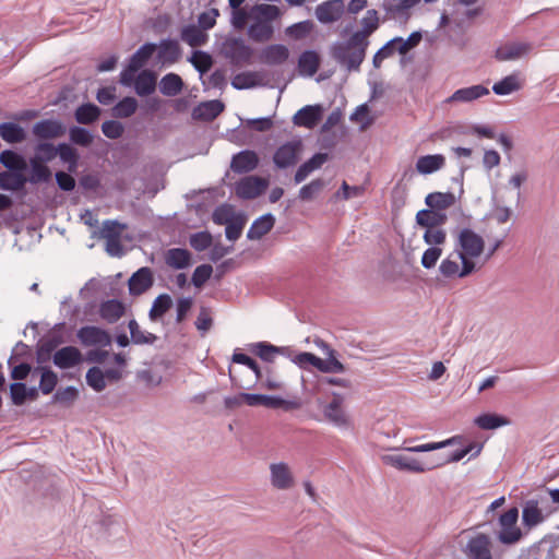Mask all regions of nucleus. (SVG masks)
Instances as JSON below:
<instances>
[{
    "label": "nucleus",
    "mask_w": 559,
    "mask_h": 559,
    "mask_svg": "<svg viewBox=\"0 0 559 559\" xmlns=\"http://www.w3.org/2000/svg\"><path fill=\"white\" fill-rule=\"evenodd\" d=\"M318 370L323 373H341L345 371V366L335 357V354H332L325 359H320Z\"/></svg>",
    "instance_id": "obj_58"
},
{
    "label": "nucleus",
    "mask_w": 559,
    "mask_h": 559,
    "mask_svg": "<svg viewBox=\"0 0 559 559\" xmlns=\"http://www.w3.org/2000/svg\"><path fill=\"white\" fill-rule=\"evenodd\" d=\"M87 384L96 392H102L106 388L105 374L98 367H92L86 372Z\"/></svg>",
    "instance_id": "obj_55"
},
{
    "label": "nucleus",
    "mask_w": 559,
    "mask_h": 559,
    "mask_svg": "<svg viewBox=\"0 0 559 559\" xmlns=\"http://www.w3.org/2000/svg\"><path fill=\"white\" fill-rule=\"evenodd\" d=\"M533 44L527 41H508L496 49L495 57L499 61H514L528 56Z\"/></svg>",
    "instance_id": "obj_8"
},
{
    "label": "nucleus",
    "mask_w": 559,
    "mask_h": 559,
    "mask_svg": "<svg viewBox=\"0 0 559 559\" xmlns=\"http://www.w3.org/2000/svg\"><path fill=\"white\" fill-rule=\"evenodd\" d=\"M181 39L191 47L203 46L207 41V35L197 25L190 24L181 29Z\"/></svg>",
    "instance_id": "obj_39"
},
{
    "label": "nucleus",
    "mask_w": 559,
    "mask_h": 559,
    "mask_svg": "<svg viewBox=\"0 0 559 559\" xmlns=\"http://www.w3.org/2000/svg\"><path fill=\"white\" fill-rule=\"evenodd\" d=\"M469 559H491V539L488 535L478 533L471 537L465 546Z\"/></svg>",
    "instance_id": "obj_11"
},
{
    "label": "nucleus",
    "mask_w": 559,
    "mask_h": 559,
    "mask_svg": "<svg viewBox=\"0 0 559 559\" xmlns=\"http://www.w3.org/2000/svg\"><path fill=\"white\" fill-rule=\"evenodd\" d=\"M368 46L349 36L347 40L336 41L331 47L332 58L346 71H359L366 58Z\"/></svg>",
    "instance_id": "obj_1"
},
{
    "label": "nucleus",
    "mask_w": 559,
    "mask_h": 559,
    "mask_svg": "<svg viewBox=\"0 0 559 559\" xmlns=\"http://www.w3.org/2000/svg\"><path fill=\"white\" fill-rule=\"evenodd\" d=\"M181 50L177 40L164 39L158 45L157 58L163 64H173L180 58Z\"/></svg>",
    "instance_id": "obj_29"
},
{
    "label": "nucleus",
    "mask_w": 559,
    "mask_h": 559,
    "mask_svg": "<svg viewBox=\"0 0 559 559\" xmlns=\"http://www.w3.org/2000/svg\"><path fill=\"white\" fill-rule=\"evenodd\" d=\"M448 216L444 212L424 209L417 212L416 223L425 229L443 227L447 223Z\"/></svg>",
    "instance_id": "obj_23"
},
{
    "label": "nucleus",
    "mask_w": 559,
    "mask_h": 559,
    "mask_svg": "<svg viewBox=\"0 0 559 559\" xmlns=\"http://www.w3.org/2000/svg\"><path fill=\"white\" fill-rule=\"evenodd\" d=\"M477 427L484 430H493L510 425V420L501 415L485 413L474 419Z\"/></svg>",
    "instance_id": "obj_40"
},
{
    "label": "nucleus",
    "mask_w": 559,
    "mask_h": 559,
    "mask_svg": "<svg viewBox=\"0 0 559 559\" xmlns=\"http://www.w3.org/2000/svg\"><path fill=\"white\" fill-rule=\"evenodd\" d=\"M236 218L237 216L235 215L233 207L229 205H221L213 212V222L217 225H227Z\"/></svg>",
    "instance_id": "obj_63"
},
{
    "label": "nucleus",
    "mask_w": 559,
    "mask_h": 559,
    "mask_svg": "<svg viewBox=\"0 0 559 559\" xmlns=\"http://www.w3.org/2000/svg\"><path fill=\"white\" fill-rule=\"evenodd\" d=\"M27 182V178L22 171H2L0 173V187L4 190L20 191Z\"/></svg>",
    "instance_id": "obj_38"
},
{
    "label": "nucleus",
    "mask_w": 559,
    "mask_h": 559,
    "mask_svg": "<svg viewBox=\"0 0 559 559\" xmlns=\"http://www.w3.org/2000/svg\"><path fill=\"white\" fill-rule=\"evenodd\" d=\"M223 52L235 64L250 61L253 50L242 38H228L223 43Z\"/></svg>",
    "instance_id": "obj_7"
},
{
    "label": "nucleus",
    "mask_w": 559,
    "mask_h": 559,
    "mask_svg": "<svg viewBox=\"0 0 559 559\" xmlns=\"http://www.w3.org/2000/svg\"><path fill=\"white\" fill-rule=\"evenodd\" d=\"M35 155L32 157L43 163H48L57 156V146L48 142H40L35 146Z\"/></svg>",
    "instance_id": "obj_57"
},
{
    "label": "nucleus",
    "mask_w": 559,
    "mask_h": 559,
    "mask_svg": "<svg viewBox=\"0 0 559 559\" xmlns=\"http://www.w3.org/2000/svg\"><path fill=\"white\" fill-rule=\"evenodd\" d=\"M267 180L257 177L247 176L235 185V193L243 200H251L259 197L267 187Z\"/></svg>",
    "instance_id": "obj_9"
},
{
    "label": "nucleus",
    "mask_w": 559,
    "mask_h": 559,
    "mask_svg": "<svg viewBox=\"0 0 559 559\" xmlns=\"http://www.w3.org/2000/svg\"><path fill=\"white\" fill-rule=\"evenodd\" d=\"M419 2L420 0H383L382 9L388 20L405 24L411 17V10Z\"/></svg>",
    "instance_id": "obj_6"
},
{
    "label": "nucleus",
    "mask_w": 559,
    "mask_h": 559,
    "mask_svg": "<svg viewBox=\"0 0 559 559\" xmlns=\"http://www.w3.org/2000/svg\"><path fill=\"white\" fill-rule=\"evenodd\" d=\"M261 81L259 72L247 71L236 74L231 80V86L236 90H248L260 85Z\"/></svg>",
    "instance_id": "obj_42"
},
{
    "label": "nucleus",
    "mask_w": 559,
    "mask_h": 559,
    "mask_svg": "<svg viewBox=\"0 0 559 559\" xmlns=\"http://www.w3.org/2000/svg\"><path fill=\"white\" fill-rule=\"evenodd\" d=\"M183 87L182 79L176 73L164 75L159 82V91L165 96H176Z\"/></svg>",
    "instance_id": "obj_43"
},
{
    "label": "nucleus",
    "mask_w": 559,
    "mask_h": 559,
    "mask_svg": "<svg viewBox=\"0 0 559 559\" xmlns=\"http://www.w3.org/2000/svg\"><path fill=\"white\" fill-rule=\"evenodd\" d=\"M31 175L27 178V181L31 183H40L47 182L51 178L50 169L45 165V163L39 162L37 159L31 158Z\"/></svg>",
    "instance_id": "obj_47"
},
{
    "label": "nucleus",
    "mask_w": 559,
    "mask_h": 559,
    "mask_svg": "<svg viewBox=\"0 0 559 559\" xmlns=\"http://www.w3.org/2000/svg\"><path fill=\"white\" fill-rule=\"evenodd\" d=\"M281 350L282 348L266 342H258L253 344L254 354L267 362L273 361L275 354L280 353Z\"/></svg>",
    "instance_id": "obj_60"
},
{
    "label": "nucleus",
    "mask_w": 559,
    "mask_h": 559,
    "mask_svg": "<svg viewBox=\"0 0 559 559\" xmlns=\"http://www.w3.org/2000/svg\"><path fill=\"white\" fill-rule=\"evenodd\" d=\"M124 305L117 299H109L100 304L99 316L108 323L117 322L124 314Z\"/></svg>",
    "instance_id": "obj_33"
},
{
    "label": "nucleus",
    "mask_w": 559,
    "mask_h": 559,
    "mask_svg": "<svg viewBox=\"0 0 559 559\" xmlns=\"http://www.w3.org/2000/svg\"><path fill=\"white\" fill-rule=\"evenodd\" d=\"M191 254L187 249L173 248L166 251L165 262L168 266L181 270L190 265Z\"/></svg>",
    "instance_id": "obj_34"
},
{
    "label": "nucleus",
    "mask_w": 559,
    "mask_h": 559,
    "mask_svg": "<svg viewBox=\"0 0 559 559\" xmlns=\"http://www.w3.org/2000/svg\"><path fill=\"white\" fill-rule=\"evenodd\" d=\"M425 203L432 210L444 212L455 204V195L452 192H432L426 197Z\"/></svg>",
    "instance_id": "obj_36"
},
{
    "label": "nucleus",
    "mask_w": 559,
    "mask_h": 559,
    "mask_svg": "<svg viewBox=\"0 0 559 559\" xmlns=\"http://www.w3.org/2000/svg\"><path fill=\"white\" fill-rule=\"evenodd\" d=\"M289 50L282 44H273L264 47L259 56L262 63L267 66H278L287 61Z\"/></svg>",
    "instance_id": "obj_22"
},
{
    "label": "nucleus",
    "mask_w": 559,
    "mask_h": 559,
    "mask_svg": "<svg viewBox=\"0 0 559 559\" xmlns=\"http://www.w3.org/2000/svg\"><path fill=\"white\" fill-rule=\"evenodd\" d=\"M485 249V240L473 229L462 228L456 236L454 250L459 254V259L474 261L478 259Z\"/></svg>",
    "instance_id": "obj_2"
},
{
    "label": "nucleus",
    "mask_w": 559,
    "mask_h": 559,
    "mask_svg": "<svg viewBox=\"0 0 559 559\" xmlns=\"http://www.w3.org/2000/svg\"><path fill=\"white\" fill-rule=\"evenodd\" d=\"M270 483L277 490H288L295 485L294 474L285 462L270 464Z\"/></svg>",
    "instance_id": "obj_10"
},
{
    "label": "nucleus",
    "mask_w": 559,
    "mask_h": 559,
    "mask_svg": "<svg viewBox=\"0 0 559 559\" xmlns=\"http://www.w3.org/2000/svg\"><path fill=\"white\" fill-rule=\"evenodd\" d=\"M252 13L258 17V20L262 17V21H267V23H271L281 16V11L276 5L265 3L255 4L252 8Z\"/></svg>",
    "instance_id": "obj_53"
},
{
    "label": "nucleus",
    "mask_w": 559,
    "mask_h": 559,
    "mask_svg": "<svg viewBox=\"0 0 559 559\" xmlns=\"http://www.w3.org/2000/svg\"><path fill=\"white\" fill-rule=\"evenodd\" d=\"M32 133L39 140H51L62 136L66 127L57 119H43L33 124Z\"/></svg>",
    "instance_id": "obj_14"
},
{
    "label": "nucleus",
    "mask_w": 559,
    "mask_h": 559,
    "mask_svg": "<svg viewBox=\"0 0 559 559\" xmlns=\"http://www.w3.org/2000/svg\"><path fill=\"white\" fill-rule=\"evenodd\" d=\"M153 273L150 267L143 266L129 278V292L132 296H140L153 285Z\"/></svg>",
    "instance_id": "obj_18"
},
{
    "label": "nucleus",
    "mask_w": 559,
    "mask_h": 559,
    "mask_svg": "<svg viewBox=\"0 0 559 559\" xmlns=\"http://www.w3.org/2000/svg\"><path fill=\"white\" fill-rule=\"evenodd\" d=\"M325 182L324 180L318 178L309 182L308 185H305L299 190V199L301 201H311L314 197H317L321 190L324 188Z\"/></svg>",
    "instance_id": "obj_56"
},
{
    "label": "nucleus",
    "mask_w": 559,
    "mask_h": 559,
    "mask_svg": "<svg viewBox=\"0 0 559 559\" xmlns=\"http://www.w3.org/2000/svg\"><path fill=\"white\" fill-rule=\"evenodd\" d=\"M424 241L430 247H439L447 240V233L443 227L425 229Z\"/></svg>",
    "instance_id": "obj_61"
},
{
    "label": "nucleus",
    "mask_w": 559,
    "mask_h": 559,
    "mask_svg": "<svg viewBox=\"0 0 559 559\" xmlns=\"http://www.w3.org/2000/svg\"><path fill=\"white\" fill-rule=\"evenodd\" d=\"M35 371H40L39 390L43 394H50L58 382L57 374L48 368H36Z\"/></svg>",
    "instance_id": "obj_52"
},
{
    "label": "nucleus",
    "mask_w": 559,
    "mask_h": 559,
    "mask_svg": "<svg viewBox=\"0 0 559 559\" xmlns=\"http://www.w3.org/2000/svg\"><path fill=\"white\" fill-rule=\"evenodd\" d=\"M128 328L130 330L131 341L134 344H153L157 340V336L155 334L142 331L134 319L129 321Z\"/></svg>",
    "instance_id": "obj_50"
},
{
    "label": "nucleus",
    "mask_w": 559,
    "mask_h": 559,
    "mask_svg": "<svg viewBox=\"0 0 559 559\" xmlns=\"http://www.w3.org/2000/svg\"><path fill=\"white\" fill-rule=\"evenodd\" d=\"M474 449H476L474 455H477L481 450V445L468 444L467 447L455 450L449 454H443L442 456L438 457V461L436 463L431 464V466H433V468H435V467L443 466L449 463L459 462V461L463 460Z\"/></svg>",
    "instance_id": "obj_45"
},
{
    "label": "nucleus",
    "mask_w": 559,
    "mask_h": 559,
    "mask_svg": "<svg viewBox=\"0 0 559 559\" xmlns=\"http://www.w3.org/2000/svg\"><path fill=\"white\" fill-rule=\"evenodd\" d=\"M383 464L392 466L399 471L412 473H424L433 468L431 464H425L415 457L405 454H383L381 455Z\"/></svg>",
    "instance_id": "obj_5"
},
{
    "label": "nucleus",
    "mask_w": 559,
    "mask_h": 559,
    "mask_svg": "<svg viewBox=\"0 0 559 559\" xmlns=\"http://www.w3.org/2000/svg\"><path fill=\"white\" fill-rule=\"evenodd\" d=\"M136 109L138 100L134 97L127 96L112 107L111 114L115 118H129L136 111Z\"/></svg>",
    "instance_id": "obj_48"
},
{
    "label": "nucleus",
    "mask_w": 559,
    "mask_h": 559,
    "mask_svg": "<svg viewBox=\"0 0 559 559\" xmlns=\"http://www.w3.org/2000/svg\"><path fill=\"white\" fill-rule=\"evenodd\" d=\"M321 118L322 107L320 105H307L295 114L293 121L296 126L312 129Z\"/></svg>",
    "instance_id": "obj_20"
},
{
    "label": "nucleus",
    "mask_w": 559,
    "mask_h": 559,
    "mask_svg": "<svg viewBox=\"0 0 559 559\" xmlns=\"http://www.w3.org/2000/svg\"><path fill=\"white\" fill-rule=\"evenodd\" d=\"M445 165V157L442 154L424 155L416 162V170L421 175H430Z\"/></svg>",
    "instance_id": "obj_30"
},
{
    "label": "nucleus",
    "mask_w": 559,
    "mask_h": 559,
    "mask_svg": "<svg viewBox=\"0 0 559 559\" xmlns=\"http://www.w3.org/2000/svg\"><path fill=\"white\" fill-rule=\"evenodd\" d=\"M157 46L153 43L142 45L129 59L131 70L141 69L153 56Z\"/></svg>",
    "instance_id": "obj_44"
},
{
    "label": "nucleus",
    "mask_w": 559,
    "mask_h": 559,
    "mask_svg": "<svg viewBox=\"0 0 559 559\" xmlns=\"http://www.w3.org/2000/svg\"><path fill=\"white\" fill-rule=\"evenodd\" d=\"M545 515L535 499L527 500L522 509V522L527 528H533L543 523Z\"/></svg>",
    "instance_id": "obj_25"
},
{
    "label": "nucleus",
    "mask_w": 559,
    "mask_h": 559,
    "mask_svg": "<svg viewBox=\"0 0 559 559\" xmlns=\"http://www.w3.org/2000/svg\"><path fill=\"white\" fill-rule=\"evenodd\" d=\"M490 91L488 87L476 84L468 87H463L456 90L451 96H449L444 103L445 104H454V103H472L476 99H479L484 96L489 95Z\"/></svg>",
    "instance_id": "obj_17"
},
{
    "label": "nucleus",
    "mask_w": 559,
    "mask_h": 559,
    "mask_svg": "<svg viewBox=\"0 0 559 559\" xmlns=\"http://www.w3.org/2000/svg\"><path fill=\"white\" fill-rule=\"evenodd\" d=\"M224 104L221 100H207L198 105L192 112L193 118L211 121L224 111Z\"/></svg>",
    "instance_id": "obj_26"
},
{
    "label": "nucleus",
    "mask_w": 559,
    "mask_h": 559,
    "mask_svg": "<svg viewBox=\"0 0 559 559\" xmlns=\"http://www.w3.org/2000/svg\"><path fill=\"white\" fill-rule=\"evenodd\" d=\"M525 79L521 72L514 71L492 85V92L499 96L510 95L523 88Z\"/></svg>",
    "instance_id": "obj_19"
},
{
    "label": "nucleus",
    "mask_w": 559,
    "mask_h": 559,
    "mask_svg": "<svg viewBox=\"0 0 559 559\" xmlns=\"http://www.w3.org/2000/svg\"><path fill=\"white\" fill-rule=\"evenodd\" d=\"M173 300L169 295L163 294L159 295L153 302V306L150 310V318L152 320H156L163 317L171 307Z\"/></svg>",
    "instance_id": "obj_54"
},
{
    "label": "nucleus",
    "mask_w": 559,
    "mask_h": 559,
    "mask_svg": "<svg viewBox=\"0 0 559 559\" xmlns=\"http://www.w3.org/2000/svg\"><path fill=\"white\" fill-rule=\"evenodd\" d=\"M519 509L516 507L510 508L504 513L500 514L498 519L499 531L497 532V539L506 546L518 544L522 539V531L518 526Z\"/></svg>",
    "instance_id": "obj_3"
},
{
    "label": "nucleus",
    "mask_w": 559,
    "mask_h": 559,
    "mask_svg": "<svg viewBox=\"0 0 559 559\" xmlns=\"http://www.w3.org/2000/svg\"><path fill=\"white\" fill-rule=\"evenodd\" d=\"M475 270V262L459 259V254L455 250L443 259L439 265V273L444 278H463L472 274Z\"/></svg>",
    "instance_id": "obj_4"
},
{
    "label": "nucleus",
    "mask_w": 559,
    "mask_h": 559,
    "mask_svg": "<svg viewBox=\"0 0 559 559\" xmlns=\"http://www.w3.org/2000/svg\"><path fill=\"white\" fill-rule=\"evenodd\" d=\"M275 224V217L271 213H266L257 219L253 221L251 224L248 233L247 238L250 240H259L264 235H266L274 226Z\"/></svg>",
    "instance_id": "obj_27"
},
{
    "label": "nucleus",
    "mask_w": 559,
    "mask_h": 559,
    "mask_svg": "<svg viewBox=\"0 0 559 559\" xmlns=\"http://www.w3.org/2000/svg\"><path fill=\"white\" fill-rule=\"evenodd\" d=\"M274 34V28L267 21L258 20L248 27V36L257 43L269 41Z\"/></svg>",
    "instance_id": "obj_35"
},
{
    "label": "nucleus",
    "mask_w": 559,
    "mask_h": 559,
    "mask_svg": "<svg viewBox=\"0 0 559 559\" xmlns=\"http://www.w3.org/2000/svg\"><path fill=\"white\" fill-rule=\"evenodd\" d=\"M100 116V109L92 103L79 106L74 112L75 120L81 124L95 122Z\"/></svg>",
    "instance_id": "obj_46"
},
{
    "label": "nucleus",
    "mask_w": 559,
    "mask_h": 559,
    "mask_svg": "<svg viewBox=\"0 0 559 559\" xmlns=\"http://www.w3.org/2000/svg\"><path fill=\"white\" fill-rule=\"evenodd\" d=\"M320 66V57L314 50L304 51L298 59V72L302 76H312Z\"/></svg>",
    "instance_id": "obj_32"
},
{
    "label": "nucleus",
    "mask_w": 559,
    "mask_h": 559,
    "mask_svg": "<svg viewBox=\"0 0 559 559\" xmlns=\"http://www.w3.org/2000/svg\"><path fill=\"white\" fill-rule=\"evenodd\" d=\"M344 9V0L324 1L316 8V16L321 23H333L342 17Z\"/></svg>",
    "instance_id": "obj_15"
},
{
    "label": "nucleus",
    "mask_w": 559,
    "mask_h": 559,
    "mask_svg": "<svg viewBox=\"0 0 559 559\" xmlns=\"http://www.w3.org/2000/svg\"><path fill=\"white\" fill-rule=\"evenodd\" d=\"M258 164V154L254 151L245 150L233 156L230 168L237 174H246L255 169Z\"/></svg>",
    "instance_id": "obj_21"
},
{
    "label": "nucleus",
    "mask_w": 559,
    "mask_h": 559,
    "mask_svg": "<svg viewBox=\"0 0 559 559\" xmlns=\"http://www.w3.org/2000/svg\"><path fill=\"white\" fill-rule=\"evenodd\" d=\"M52 360L58 368L68 369L81 362L82 354L74 346H66L55 353Z\"/></svg>",
    "instance_id": "obj_24"
},
{
    "label": "nucleus",
    "mask_w": 559,
    "mask_h": 559,
    "mask_svg": "<svg viewBox=\"0 0 559 559\" xmlns=\"http://www.w3.org/2000/svg\"><path fill=\"white\" fill-rule=\"evenodd\" d=\"M312 29L313 22L306 20L288 26L285 29V34L293 39L299 40L306 38L312 32Z\"/></svg>",
    "instance_id": "obj_51"
},
{
    "label": "nucleus",
    "mask_w": 559,
    "mask_h": 559,
    "mask_svg": "<svg viewBox=\"0 0 559 559\" xmlns=\"http://www.w3.org/2000/svg\"><path fill=\"white\" fill-rule=\"evenodd\" d=\"M361 28L354 32L350 36L354 39L369 46V37L379 28V15L374 9L367 10L365 16L360 20Z\"/></svg>",
    "instance_id": "obj_16"
},
{
    "label": "nucleus",
    "mask_w": 559,
    "mask_h": 559,
    "mask_svg": "<svg viewBox=\"0 0 559 559\" xmlns=\"http://www.w3.org/2000/svg\"><path fill=\"white\" fill-rule=\"evenodd\" d=\"M0 163L12 171H23L26 168L24 158L11 150H5L0 154Z\"/></svg>",
    "instance_id": "obj_49"
},
{
    "label": "nucleus",
    "mask_w": 559,
    "mask_h": 559,
    "mask_svg": "<svg viewBox=\"0 0 559 559\" xmlns=\"http://www.w3.org/2000/svg\"><path fill=\"white\" fill-rule=\"evenodd\" d=\"M70 141L76 145L88 146L93 142L92 133L82 127H72L69 130Z\"/></svg>",
    "instance_id": "obj_59"
},
{
    "label": "nucleus",
    "mask_w": 559,
    "mask_h": 559,
    "mask_svg": "<svg viewBox=\"0 0 559 559\" xmlns=\"http://www.w3.org/2000/svg\"><path fill=\"white\" fill-rule=\"evenodd\" d=\"M156 88V76L153 72L144 70L134 81V90L139 96L151 95Z\"/></svg>",
    "instance_id": "obj_37"
},
{
    "label": "nucleus",
    "mask_w": 559,
    "mask_h": 559,
    "mask_svg": "<svg viewBox=\"0 0 559 559\" xmlns=\"http://www.w3.org/2000/svg\"><path fill=\"white\" fill-rule=\"evenodd\" d=\"M300 147L301 143L299 141H292L282 144L273 155L275 166L280 169L294 166L297 163Z\"/></svg>",
    "instance_id": "obj_13"
},
{
    "label": "nucleus",
    "mask_w": 559,
    "mask_h": 559,
    "mask_svg": "<svg viewBox=\"0 0 559 559\" xmlns=\"http://www.w3.org/2000/svg\"><path fill=\"white\" fill-rule=\"evenodd\" d=\"M0 136L8 143H21L26 139L24 129L14 122L0 123Z\"/></svg>",
    "instance_id": "obj_41"
},
{
    "label": "nucleus",
    "mask_w": 559,
    "mask_h": 559,
    "mask_svg": "<svg viewBox=\"0 0 559 559\" xmlns=\"http://www.w3.org/2000/svg\"><path fill=\"white\" fill-rule=\"evenodd\" d=\"M342 402V396L333 393V400L323 409L324 416L336 426H344L347 423Z\"/></svg>",
    "instance_id": "obj_31"
},
{
    "label": "nucleus",
    "mask_w": 559,
    "mask_h": 559,
    "mask_svg": "<svg viewBox=\"0 0 559 559\" xmlns=\"http://www.w3.org/2000/svg\"><path fill=\"white\" fill-rule=\"evenodd\" d=\"M328 160L326 153H317L307 162L301 164L295 173L294 180L296 183H300L314 170L321 168V166Z\"/></svg>",
    "instance_id": "obj_28"
},
{
    "label": "nucleus",
    "mask_w": 559,
    "mask_h": 559,
    "mask_svg": "<svg viewBox=\"0 0 559 559\" xmlns=\"http://www.w3.org/2000/svg\"><path fill=\"white\" fill-rule=\"evenodd\" d=\"M57 155H59L60 159L63 163H68L69 164V169L70 170H73V169L76 168V165H78L76 152L69 144L60 143L57 146Z\"/></svg>",
    "instance_id": "obj_62"
},
{
    "label": "nucleus",
    "mask_w": 559,
    "mask_h": 559,
    "mask_svg": "<svg viewBox=\"0 0 559 559\" xmlns=\"http://www.w3.org/2000/svg\"><path fill=\"white\" fill-rule=\"evenodd\" d=\"M189 242L194 250L203 251L211 247L212 235L207 231H199L190 236Z\"/></svg>",
    "instance_id": "obj_64"
},
{
    "label": "nucleus",
    "mask_w": 559,
    "mask_h": 559,
    "mask_svg": "<svg viewBox=\"0 0 559 559\" xmlns=\"http://www.w3.org/2000/svg\"><path fill=\"white\" fill-rule=\"evenodd\" d=\"M78 338L84 346H102L106 347L110 345L111 338L109 333L95 325L82 326L78 333Z\"/></svg>",
    "instance_id": "obj_12"
}]
</instances>
